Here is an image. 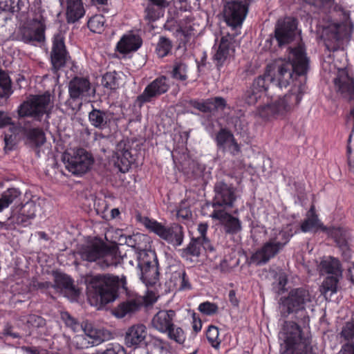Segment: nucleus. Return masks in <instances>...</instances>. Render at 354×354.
<instances>
[{
	"instance_id": "nucleus-49",
	"label": "nucleus",
	"mask_w": 354,
	"mask_h": 354,
	"mask_svg": "<svg viewBox=\"0 0 354 354\" xmlns=\"http://www.w3.org/2000/svg\"><path fill=\"white\" fill-rule=\"evenodd\" d=\"M164 333L167 335L169 339L179 344H183L186 339L184 330L180 327L175 326L174 324L172 327H170V328Z\"/></svg>"
},
{
	"instance_id": "nucleus-13",
	"label": "nucleus",
	"mask_w": 354,
	"mask_h": 354,
	"mask_svg": "<svg viewBox=\"0 0 354 354\" xmlns=\"http://www.w3.org/2000/svg\"><path fill=\"white\" fill-rule=\"evenodd\" d=\"M50 102V94L46 92L43 95H35L24 102L18 109L20 118L32 117L40 120L41 117L47 113V108Z\"/></svg>"
},
{
	"instance_id": "nucleus-46",
	"label": "nucleus",
	"mask_w": 354,
	"mask_h": 354,
	"mask_svg": "<svg viewBox=\"0 0 354 354\" xmlns=\"http://www.w3.org/2000/svg\"><path fill=\"white\" fill-rule=\"evenodd\" d=\"M27 0H0V9L12 12L20 11Z\"/></svg>"
},
{
	"instance_id": "nucleus-51",
	"label": "nucleus",
	"mask_w": 354,
	"mask_h": 354,
	"mask_svg": "<svg viewBox=\"0 0 354 354\" xmlns=\"http://www.w3.org/2000/svg\"><path fill=\"white\" fill-rule=\"evenodd\" d=\"M61 319L65 325L70 328L73 332L78 333L82 330L83 327V322L80 324L75 318L72 317L68 312L61 313Z\"/></svg>"
},
{
	"instance_id": "nucleus-36",
	"label": "nucleus",
	"mask_w": 354,
	"mask_h": 354,
	"mask_svg": "<svg viewBox=\"0 0 354 354\" xmlns=\"http://www.w3.org/2000/svg\"><path fill=\"white\" fill-rule=\"evenodd\" d=\"M24 134L29 143L35 147H40L45 141V134L40 128H24Z\"/></svg>"
},
{
	"instance_id": "nucleus-19",
	"label": "nucleus",
	"mask_w": 354,
	"mask_h": 354,
	"mask_svg": "<svg viewBox=\"0 0 354 354\" xmlns=\"http://www.w3.org/2000/svg\"><path fill=\"white\" fill-rule=\"evenodd\" d=\"M345 36V26L342 24H334L324 28L322 37L326 48L329 51H336L339 49L340 41Z\"/></svg>"
},
{
	"instance_id": "nucleus-58",
	"label": "nucleus",
	"mask_w": 354,
	"mask_h": 354,
	"mask_svg": "<svg viewBox=\"0 0 354 354\" xmlns=\"http://www.w3.org/2000/svg\"><path fill=\"white\" fill-rule=\"evenodd\" d=\"M198 310L205 315H212L217 312L218 306L214 303L205 301L199 305Z\"/></svg>"
},
{
	"instance_id": "nucleus-4",
	"label": "nucleus",
	"mask_w": 354,
	"mask_h": 354,
	"mask_svg": "<svg viewBox=\"0 0 354 354\" xmlns=\"http://www.w3.org/2000/svg\"><path fill=\"white\" fill-rule=\"evenodd\" d=\"M280 339L283 341L281 354H316L313 351L309 333L303 332L295 322H284Z\"/></svg>"
},
{
	"instance_id": "nucleus-39",
	"label": "nucleus",
	"mask_w": 354,
	"mask_h": 354,
	"mask_svg": "<svg viewBox=\"0 0 354 354\" xmlns=\"http://www.w3.org/2000/svg\"><path fill=\"white\" fill-rule=\"evenodd\" d=\"M341 277L342 276H329L324 280L321 286V292L326 298H327L328 295L331 296L333 293L337 292V284Z\"/></svg>"
},
{
	"instance_id": "nucleus-14",
	"label": "nucleus",
	"mask_w": 354,
	"mask_h": 354,
	"mask_svg": "<svg viewBox=\"0 0 354 354\" xmlns=\"http://www.w3.org/2000/svg\"><path fill=\"white\" fill-rule=\"evenodd\" d=\"M252 1V0H231L226 2L223 11L226 24L234 30L241 27Z\"/></svg>"
},
{
	"instance_id": "nucleus-30",
	"label": "nucleus",
	"mask_w": 354,
	"mask_h": 354,
	"mask_svg": "<svg viewBox=\"0 0 354 354\" xmlns=\"http://www.w3.org/2000/svg\"><path fill=\"white\" fill-rule=\"evenodd\" d=\"M331 236L342 251V255L346 259L351 257V252L348 245L350 238L349 232L341 227L333 228L330 231Z\"/></svg>"
},
{
	"instance_id": "nucleus-60",
	"label": "nucleus",
	"mask_w": 354,
	"mask_h": 354,
	"mask_svg": "<svg viewBox=\"0 0 354 354\" xmlns=\"http://www.w3.org/2000/svg\"><path fill=\"white\" fill-rule=\"evenodd\" d=\"M209 104L212 107V111L214 109L223 110L226 106V100L222 97H215L209 99Z\"/></svg>"
},
{
	"instance_id": "nucleus-3",
	"label": "nucleus",
	"mask_w": 354,
	"mask_h": 354,
	"mask_svg": "<svg viewBox=\"0 0 354 354\" xmlns=\"http://www.w3.org/2000/svg\"><path fill=\"white\" fill-rule=\"evenodd\" d=\"M305 91L306 84L295 83L290 91L283 96L270 104L259 106L257 115L264 120L283 117L300 102Z\"/></svg>"
},
{
	"instance_id": "nucleus-21",
	"label": "nucleus",
	"mask_w": 354,
	"mask_h": 354,
	"mask_svg": "<svg viewBox=\"0 0 354 354\" xmlns=\"http://www.w3.org/2000/svg\"><path fill=\"white\" fill-rule=\"evenodd\" d=\"M68 93L71 98L75 100L90 97L95 93V90L91 88L88 78L76 76L69 82Z\"/></svg>"
},
{
	"instance_id": "nucleus-15",
	"label": "nucleus",
	"mask_w": 354,
	"mask_h": 354,
	"mask_svg": "<svg viewBox=\"0 0 354 354\" xmlns=\"http://www.w3.org/2000/svg\"><path fill=\"white\" fill-rule=\"evenodd\" d=\"M237 35L238 33H227L221 37L218 46L215 47L213 62L218 70L234 57L236 46L235 38Z\"/></svg>"
},
{
	"instance_id": "nucleus-42",
	"label": "nucleus",
	"mask_w": 354,
	"mask_h": 354,
	"mask_svg": "<svg viewBox=\"0 0 354 354\" xmlns=\"http://www.w3.org/2000/svg\"><path fill=\"white\" fill-rule=\"evenodd\" d=\"M341 342L354 343V319L346 322L339 333Z\"/></svg>"
},
{
	"instance_id": "nucleus-6",
	"label": "nucleus",
	"mask_w": 354,
	"mask_h": 354,
	"mask_svg": "<svg viewBox=\"0 0 354 354\" xmlns=\"http://www.w3.org/2000/svg\"><path fill=\"white\" fill-rule=\"evenodd\" d=\"M300 39L297 29V20L291 17H286L277 21L274 35H270L266 41V46L270 50L287 47L293 41Z\"/></svg>"
},
{
	"instance_id": "nucleus-61",
	"label": "nucleus",
	"mask_w": 354,
	"mask_h": 354,
	"mask_svg": "<svg viewBox=\"0 0 354 354\" xmlns=\"http://www.w3.org/2000/svg\"><path fill=\"white\" fill-rule=\"evenodd\" d=\"M102 354H126L123 346L118 344H111Z\"/></svg>"
},
{
	"instance_id": "nucleus-25",
	"label": "nucleus",
	"mask_w": 354,
	"mask_h": 354,
	"mask_svg": "<svg viewBox=\"0 0 354 354\" xmlns=\"http://www.w3.org/2000/svg\"><path fill=\"white\" fill-rule=\"evenodd\" d=\"M176 315V312L173 310H159L151 319V326L160 333H164L173 326Z\"/></svg>"
},
{
	"instance_id": "nucleus-56",
	"label": "nucleus",
	"mask_w": 354,
	"mask_h": 354,
	"mask_svg": "<svg viewBox=\"0 0 354 354\" xmlns=\"http://www.w3.org/2000/svg\"><path fill=\"white\" fill-rule=\"evenodd\" d=\"M102 84L107 88L115 89L118 86L116 73L114 71L105 73L102 77Z\"/></svg>"
},
{
	"instance_id": "nucleus-1",
	"label": "nucleus",
	"mask_w": 354,
	"mask_h": 354,
	"mask_svg": "<svg viewBox=\"0 0 354 354\" xmlns=\"http://www.w3.org/2000/svg\"><path fill=\"white\" fill-rule=\"evenodd\" d=\"M288 60H281L273 66V75L271 74L272 66H268L263 75L257 77L252 82V87L263 95L267 92L270 85L283 88L290 84V81L295 83L305 84L308 72V59L301 45L297 47H288Z\"/></svg>"
},
{
	"instance_id": "nucleus-59",
	"label": "nucleus",
	"mask_w": 354,
	"mask_h": 354,
	"mask_svg": "<svg viewBox=\"0 0 354 354\" xmlns=\"http://www.w3.org/2000/svg\"><path fill=\"white\" fill-rule=\"evenodd\" d=\"M190 104L193 107L203 113H209L212 111V107H211V105L209 104V99L205 102H198L196 100L191 101Z\"/></svg>"
},
{
	"instance_id": "nucleus-24",
	"label": "nucleus",
	"mask_w": 354,
	"mask_h": 354,
	"mask_svg": "<svg viewBox=\"0 0 354 354\" xmlns=\"http://www.w3.org/2000/svg\"><path fill=\"white\" fill-rule=\"evenodd\" d=\"M337 92L348 101L354 100V79L345 70L339 71L334 80Z\"/></svg>"
},
{
	"instance_id": "nucleus-2",
	"label": "nucleus",
	"mask_w": 354,
	"mask_h": 354,
	"mask_svg": "<svg viewBox=\"0 0 354 354\" xmlns=\"http://www.w3.org/2000/svg\"><path fill=\"white\" fill-rule=\"evenodd\" d=\"M87 296L91 305L102 307L118 297L120 290H127L126 277L103 274L90 276L86 279Z\"/></svg>"
},
{
	"instance_id": "nucleus-9",
	"label": "nucleus",
	"mask_w": 354,
	"mask_h": 354,
	"mask_svg": "<svg viewBox=\"0 0 354 354\" xmlns=\"http://www.w3.org/2000/svg\"><path fill=\"white\" fill-rule=\"evenodd\" d=\"M214 196L212 206L214 209L232 208L236 201V188L230 182V176L218 179L214 186Z\"/></svg>"
},
{
	"instance_id": "nucleus-41",
	"label": "nucleus",
	"mask_w": 354,
	"mask_h": 354,
	"mask_svg": "<svg viewBox=\"0 0 354 354\" xmlns=\"http://www.w3.org/2000/svg\"><path fill=\"white\" fill-rule=\"evenodd\" d=\"M234 140V135L226 129H221L216 136L217 147L223 151H225L227 146Z\"/></svg>"
},
{
	"instance_id": "nucleus-44",
	"label": "nucleus",
	"mask_w": 354,
	"mask_h": 354,
	"mask_svg": "<svg viewBox=\"0 0 354 354\" xmlns=\"http://www.w3.org/2000/svg\"><path fill=\"white\" fill-rule=\"evenodd\" d=\"M105 21L102 15H95L89 19L87 26L91 31L100 34L104 30Z\"/></svg>"
},
{
	"instance_id": "nucleus-34",
	"label": "nucleus",
	"mask_w": 354,
	"mask_h": 354,
	"mask_svg": "<svg viewBox=\"0 0 354 354\" xmlns=\"http://www.w3.org/2000/svg\"><path fill=\"white\" fill-rule=\"evenodd\" d=\"M137 258L138 268L158 266L157 256L154 250H145L138 252Z\"/></svg>"
},
{
	"instance_id": "nucleus-54",
	"label": "nucleus",
	"mask_w": 354,
	"mask_h": 354,
	"mask_svg": "<svg viewBox=\"0 0 354 354\" xmlns=\"http://www.w3.org/2000/svg\"><path fill=\"white\" fill-rule=\"evenodd\" d=\"M208 225L206 223H200L198 225V232L199 233V236L196 238L198 239H201L202 242L203 241V248L205 250L214 251V247L212 245L210 241L206 236V233L207 231Z\"/></svg>"
},
{
	"instance_id": "nucleus-26",
	"label": "nucleus",
	"mask_w": 354,
	"mask_h": 354,
	"mask_svg": "<svg viewBox=\"0 0 354 354\" xmlns=\"http://www.w3.org/2000/svg\"><path fill=\"white\" fill-rule=\"evenodd\" d=\"M141 299H131L120 303L113 310V315L118 318L130 317L142 308Z\"/></svg>"
},
{
	"instance_id": "nucleus-37",
	"label": "nucleus",
	"mask_w": 354,
	"mask_h": 354,
	"mask_svg": "<svg viewBox=\"0 0 354 354\" xmlns=\"http://www.w3.org/2000/svg\"><path fill=\"white\" fill-rule=\"evenodd\" d=\"M21 195V192L17 188H8L4 191L0 196V212L17 200Z\"/></svg>"
},
{
	"instance_id": "nucleus-31",
	"label": "nucleus",
	"mask_w": 354,
	"mask_h": 354,
	"mask_svg": "<svg viewBox=\"0 0 354 354\" xmlns=\"http://www.w3.org/2000/svg\"><path fill=\"white\" fill-rule=\"evenodd\" d=\"M318 270L322 275L328 274L331 276H342V273L339 261L332 257H324L320 261Z\"/></svg>"
},
{
	"instance_id": "nucleus-50",
	"label": "nucleus",
	"mask_w": 354,
	"mask_h": 354,
	"mask_svg": "<svg viewBox=\"0 0 354 354\" xmlns=\"http://www.w3.org/2000/svg\"><path fill=\"white\" fill-rule=\"evenodd\" d=\"M203 248V241L196 238H192L189 245L183 250V254L185 255H191L198 257L201 254V248Z\"/></svg>"
},
{
	"instance_id": "nucleus-62",
	"label": "nucleus",
	"mask_w": 354,
	"mask_h": 354,
	"mask_svg": "<svg viewBox=\"0 0 354 354\" xmlns=\"http://www.w3.org/2000/svg\"><path fill=\"white\" fill-rule=\"evenodd\" d=\"M192 214L189 207L185 205V203H181L177 212V216L183 219H189Z\"/></svg>"
},
{
	"instance_id": "nucleus-7",
	"label": "nucleus",
	"mask_w": 354,
	"mask_h": 354,
	"mask_svg": "<svg viewBox=\"0 0 354 354\" xmlns=\"http://www.w3.org/2000/svg\"><path fill=\"white\" fill-rule=\"evenodd\" d=\"M280 312L283 317L290 314L301 313V322L304 324L309 322L306 307L311 302L312 296L309 291L304 288L291 289L287 296L281 298Z\"/></svg>"
},
{
	"instance_id": "nucleus-43",
	"label": "nucleus",
	"mask_w": 354,
	"mask_h": 354,
	"mask_svg": "<svg viewBox=\"0 0 354 354\" xmlns=\"http://www.w3.org/2000/svg\"><path fill=\"white\" fill-rule=\"evenodd\" d=\"M122 239H124L125 243L128 246L135 249L137 253L145 250L142 247V241L145 239V235L138 233L133 235L122 236Z\"/></svg>"
},
{
	"instance_id": "nucleus-40",
	"label": "nucleus",
	"mask_w": 354,
	"mask_h": 354,
	"mask_svg": "<svg viewBox=\"0 0 354 354\" xmlns=\"http://www.w3.org/2000/svg\"><path fill=\"white\" fill-rule=\"evenodd\" d=\"M12 92V82L8 74L0 69V97L8 98Z\"/></svg>"
},
{
	"instance_id": "nucleus-52",
	"label": "nucleus",
	"mask_w": 354,
	"mask_h": 354,
	"mask_svg": "<svg viewBox=\"0 0 354 354\" xmlns=\"http://www.w3.org/2000/svg\"><path fill=\"white\" fill-rule=\"evenodd\" d=\"M172 48L171 41L165 37H160L156 46V53L160 57L167 56Z\"/></svg>"
},
{
	"instance_id": "nucleus-55",
	"label": "nucleus",
	"mask_w": 354,
	"mask_h": 354,
	"mask_svg": "<svg viewBox=\"0 0 354 354\" xmlns=\"http://www.w3.org/2000/svg\"><path fill=\"white\" fill-rule=\"evenodd\" d=\"M261 96L262 95L259 91L250 86L245 91L242 98L248 105H254L257 102L259 99L261 97Z\"/></svg>"
},
{
	"instance_id": "nucleus-33",
	"label": "nucleus",
	"mask_w": 354,
	"mask_h": 354,
	"mask_svg": "<svg viewBox=\"0 0 354 354\" xmlns=\"http://www.w3.org/2000/svg\"><path fill=\"white\" fill-rule=\"evenodd\" d=\"M55 283L53 284V288L61 290H65L66 292H69L72 295H77V290L73 285V281L71 278L63 273L56 272L54 274Z\"/></svg>"
},
{
	"instance_id": "nucleus-29",
	"label": "nucleus",
	"mask_w": 354,
	"mask_h": 354,
	"mask_svg": "<svg viewBox=\"0 0 354 354\" xmlns=\"http://www.w3.org/2000/svg\"><path fill=\"white\" fill-rule=\"evenodd\" d=\"M147 354H170V344L160 337L150 335L145 342Z\"/></svg>"
},
{
	"instance_id": "nucleus-16",
	"label": "nucleus",
	"mask_w": 354,
	"mask_h": 354,
	"mask_svg": "<svg viewBox=\"0 0 354 354\" xmlns=\"http://www.w3.org/2000/svg\"><path fill=\"white\" fill-rule=\"evenodd\" d=\"M169 88V78L165 75L159 76L149 83L143 92L137 97L135 105L140 109L144 104L151 102L167 93Z\"/></svg>"
},
{
	"instance_id": "nucleus-57",
	"label": "nucleus",
	"mask_w": 354,
	"mask_h": 354,
	"mask_svg": "<svg viewBox=\"0 0 354 354\" xmlns=\"http://www.w3.org/2000/svg\"><path fill=\"white\" fill-rule=\"evenodd\" d=\"M206 336L208 342L213 347L217 348L219 346L220 342L218 341V329L217 327L212 325L209 326L207 330Z\"/></svg>"
},
{
	"instance_id": "nucleus-12",
	"label": "nucleus",
	"mask_w": 354,
	"mask_h": 354,
	"mask_svg": "<svg viewBox=\"0 0 354 354\" xmlns=\"http://www.w3.org/2000/svg\"><path fill=\"white\" fill-rule=\"evenodd\" d=\"M82 330L84 331L85 336L77 335L74 339L76 347L80 349L99 345L112 338L111 332L104 328H96L93 323L87 320L83 322Z\"/></svg>"
},
{
	"instance_id": "nucleus-64",
	"label": "nucleus",
	"mask_w": 354,
	"mask_h": 354,
	"mask_svg": "<svg viewBox=\"0 0 354 354\" xmlns=\"http://www.w3.org/2000/svg\"><path fill=\"white\" fill-rule=\"evenodd\" d=\"M337 354H354V343H344Z\"/></svg>"
},
{
	"instance_id": "nucleus-27",
	"label": "nucleus",
	"mask_w": 354,
	"mask_h": 354,
	"mask_svg": "<svg viewBox=\"0 0 354 354\" xmlns=\"http://www.w3.org/2000/svg\"><path fill=\"white\" fill-rule=\"evenodd\" d=\"M16 39L25 43L33 41H41L44 39V28L42 24L35 28L22 26L18 30Z\"/></svg>"
},
{
	"instance_id": "nucleus-28",
	"label": "nucleus",
	"mask_w": 354,
	"mask_h": 354,
	"mask_svg": "<svg viewBox=\"0 0 354 354\" xmlns=\"http://www.w3.org/2000/svg\"><path fill=\"white\" fill-rule=\"evenodd\" d=\"M141 37L136 34L129 32L124 35L116 46V49L120 53L126 54L136 51L142 45Z\"/></svg>"
},
{
	"instance_id": "nucleus-17",
	"label": "nucleus",
	"mask_w": 354,
	"mask_h": 354,
	"mask_svg": "<svg viewBox=\"0 0 354 354\" xmlns=\"http://www.w3.org/2000/svg\"><path fill=\"white\" fill-rule=\"evenodd\" d=\"M131 149V145L129 141L124 140L120 141L115 147L113 156L114 165L122 173L127 172L135 161Z\"/></svg>"
},
{
	"instance_id": "nucleus-18",
	"label": "nucleus",
	"mask_w": 354,
	"mask_h": 354,
	"mask_svg": "<svg viewBox=\"0 0 354 354\" xmlns=\"http://www.w3.org/2000/svg\"><path fill=\"white\" fill-rule=\"evenodd\" d=\"M70 58L64 44V39L62 35H55L53 37V46L50 53L52 70L56 73L63 68Z\"/></svg>"
},
{
	"instance_id": "nucleus-11",
	"label": "nucleus",
	"mask_w": 354,
	"mask_h": 354,
	"mask_svg": "<svg viewBox=\"0 0 354 354\" xmlns=\"http://www.w3.org/2000/svg\"><path fill=\"white\" fill-rule=\"evenodd\" d=\"M143 223L147 229L156 234L168 243L171 244L174 247L182 245L184 232L183 227L181 225L174 223L170 226L166 227L160 223L149 218H145Z\"/></svg>"
},
{
	"instance_id": "nucleus-48",
	"label": "nucleus",
	"mask_w": 354,
	"mask_h": 354,
	"mask_svg": "<svg viewBox=\"0 0 354 354\" xmlns=\"http://www.w3.org/2000/svg\"><path fill=\"white\" fill-rule=\"evenodd\" d=\"M311 215L305 219L301 225V230L304 232H307L318 229L319 221L314 212V207L310 208Z\"/></svg>"
},
{
	"instance_id": "nucleus-22",
	"label": "nucleus",
	"mask_w": 354,
	"mask_h": 354,
	"mask_svg": "<svg viewBox=\"0 0 354 354\" xmlns=\"http://www.w3.org/2000/svg\"><path fill=\"white\" fill-rule=\"evenodd\" d=\"M147 338L146 326L142 324H138L128 328L125 333L124 342L128 347L137 348L145 346Z\"/></svg>"
},
{
	"instance_id": "nucleus-35",
	"label": "nucleus",
	"mask_w": 354,
	"mask_h": 354,
	"mask_svg": "<svg viewBox=\"0 0 354 354\" xmlns=\"http://www.w3.org/2000/svg\"><path fill=\"white\" fill-rule=\"evenodd\" d=\"M140 279L147 286H153L159 280V266L139 268Z\"/></svg>"
},
{
	"instance_id": "nucleus-32",
	"label": "nucleus",
	"mask_w": 354,
	"mask_h": 354,
	"mask_svg": "<svg viewBox=\"0 0 354 354\" xmlns=\"http://www.w3.org/2000/svg\"><path fill=\"white\" fill-rule=\"evenodd\" d=\"M66 19L67 22L75 23L85 15V9L82 0L66 1Z\"/></svg>"
},
{
	"instance_id": "nucleus-53",
	"label": "nucleus",
	"mask_w": 354,
	"mask_h": 354,
	"mask_svg": "<svg viewBox=\"0 0 354 354\" xmlns=\"http://www.w3.org/2000/svg\"><path fill=\"white\" fill-rule=\"evenodd\" d=\"M164 10L149 3L145 10V19L149 21H154L163 15Z\"/></svg>"
},
{
	"instance_id": "nucleus-63",
	"label": "nucleus",
	"mask_w": 354,
	"mask_h": 354,
	"mask_svg": "<svg viewBox=\"0 0 354 354\" xmlns=\"http://www.w3.org/2000/svg\"><path fill=\"white\" fill-rule=\"evenodd\" d=\"M28 322L37 328L43 327L46 324L44 319L35 315H30Z\"/></svg>"
},
{
	"instance_id": "nucleus-23",
	"label": "nucleus",
	"mask_w": 354,
	"mask_h": 354,
	"mask_svg": "<svg viewBox=\"0 0 354 354\" xmlns=\"http://www.w3.org/2000/svg\"><path fill=\"white\" fill-rule=\"evenodd\" d=\"M113 118V113L109 110L95 108L93 106H92V109L88 115L91 125L101 131L110 128Z\"/></svg>"
},
{
	"instance_id": "nucleus-8",
	"label": "nucleus",
	"mask_w": 354,
	"mask_h": 354,
	"mask_svg": "<svg viewBox=\"0 0 354 354\" xmlns=\"http://www.w3.org/2000/svg\"><path fill=\"white\" fill-rule=\"evenodd\" d=\"M292 236L288 230H275L269 239L252 254L251 262L257 266L266 264L283 250Z\"/></svg>"
},
{
	"instance_id": "nucleus-47",
	"label": "nucleus",
	"mask_w": 354,
	"mask_h": 354,
	"mask_svg": "<svg viewBox=\"0 0 354 354\" xmlns=\"http://www.w3.org/2000/svg\"><path fill=\"white\" fill-rule=\"evenodd\" d=\"M171 280L175 282L176 286H179L178 289L180 290L190 289L191 284L185 271H176L172 274Z\"/></svg>"
},
{
	"instance_id": "nucleus-45",
	"label": "nucleus",
	"mask_w": 354,
	"mask_h": 354,
	"mask_svg": "<svg viewBox=\"0 0 354 354\" xmlns=\"http://www.w3.org/2000/svg\"><path fill=\"white\" fill-rule=\"evenodd\" d=\"M187 65L182 61H176L173 66L171 76L179 81H186L187 79Z\"/></svg>"
},
{
	"instance_id": "nucleus-5",
	"label": "nucleus",
	"mask_w": 354,
	"mask_h": 354,
	"mask_svg": "<svg viewBox=\"0 0 354 354\" xmlns=\"http://www.w3.org/2000/svg\"><path fill=\"white\" fill-rule=\"evenodd\" d=\"M78 254L83 261L95 262L102 269L117 266L122 262V257L117 249L102 242H94L82 246Z\"/></svg>"
},
{
	"instance_id": "nucleus-38",
	"label": "nucleus",
	"mask_w": 354,
	"mask_h": 354,
	"mask_svg": "<svg viewBox=\"0 0 354 354\" xmlns=\"http://www.w3.org/2000/svg\"><path fill=\"white\" fill-rule=\"evenodd\" d=\"M35 205L32 203H27L23 207L22 212L16 217V223L24 226L30 223V220L35 216Z\"/></svg>"
},
{
	"instance_id": "nucleus-10",
	"label": "nucleus",
	"mask_w": 354,
	"mask_h": 354,
	"mask_svg": "<svg viewBox=\"0 0 354 354\" xmlns=\"http://www.w3.org/2000/svg\"><path fill=\"white\" fill-rule=\"evenodd\" d=\"M62 160L68 171L75 176L86 174L94 162L92 156L82 148L65 152Z\"/></svg>"
},
{
	"instance_id": "nucleus-20",
	"label": "nucleus",
	"mask_w": 354,
	"mask_h": 354,
	"mask_svg": "<svg viewBox=\"0 0 354 354\" xmlns=\"http://www.w3.org/2000/svg\"><path fill=\"white\" fill-rule=\"evenodd\" d=\"M210 217L214 220L219 221L220 223L223 226L224 231L226 234H236L241 231L242 227L241 221L238 218L227 213L226 209H214L210 214Z\"/></svg>"
}]
</instances>
